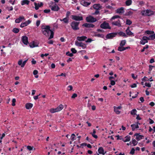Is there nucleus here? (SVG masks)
I'll return each mask as SVG.
<instances>
[{"mask_svg":"<svg viewBox=\"0 0 155 155\" xmlns=\"http://www.w3.org/2000/svg\"><path fill=\"white\" fill-rule=\"evenodd\" d=\"M41 31L42 33L46 36H49L50 33L51 34L48 39H51L53 38L54 32L50 29V27L49 25H42L41 26Z\"/></svg>","mask_w":155,"mask_h":155,"instance_id":"f257e3e1","label":"nucleus"},{"mask_svg":"<svg viewBox=\"0 0 155 155\" xmlns=\"http://www.w3.org/2000/svg\"><path fill=\"white\" fill-rule=\"evenodd\" d=\"M141 13L143 16H150L154 14L153 12L150 9L143 10Z\"/></svg>","mask_w":155,"mask_h":155,"instance_id":"f03ea898","label":"nucleus"},{"mask_svg":"<svg viewBox=\"0 0 155 155\" xmlns=\"http://www.w3.org/2000/svg\"><path fill=\"white\" fill-rule=\"evenodd\" d=\"M80 22H77L75 21H73L71 23V28L74 31L78 30L79 28L78 27Z\"/></svg>","mask_w":155,"mask_h":155,"instance_id":"7ed1b4c3","label":"nucleus"},{"mask_svg":"<svg viewBox=\"0 0 155 155\" xmlns=\"http://www.w3.org/2000/svg\"><path fill=\"white\" fill-rule=\"evenodd\" d=\"M86 20L88 22L93 23L97 21V20L96 18H94L93 16H90L86 17Z\"/></svg>","mask_w":155,"mask_h":155,"instance_id":"20e7f679","label":"nucleus"},{"mask_svg":"<svg viewBox=\"0 0 155 155\" xmlns=\"http://www.w3.org/2000/svg\"><path fill=\"white\" fill-rule=\"evenodd\" d=\"M100 27L101 28L104 29H110L111 28L109 25V24L105 21L101 25Z\"/></svg>","mask_w":155,"mask_h":155,"instance_id":"39448f33","label":"nucleus"},{"mask_svg":"<svg viewBox=\"0 0 155 155\" xmlns=\"http://www.w3.org/2000/svg\"><path fill=\"white\" fill-rule=\"evenodd\" d=\"M151 38L150 37V36L149 37H147L146 36H143L142 38V40H141L140 42L141 44L144 45L146 43L148 42V40H150Z\"/></svg>","mask_w":155,"mask_h":155,"instance_id":"423d86ee","label":"nucleus"},{"mask_svg":"<svg viewBox=\"0 0 155 155\" xmlns=\"http://www.w3.org/2000/svg\"><path fill=\"white\" fill-rule=\"evenodd\" d=\"M117 35V33L113 32L107 34L105 37L107 39H111L115 37Z\"/></svg>","mask_w":155,"mask_h":155,"instance_id":"0eeeda50","label":"nucleus"},{"mask_svg":"<svg viewBox=\"0 0 155 155\" xmlns=\"http://www.w3.org/2000/svg\"><path fill=\"white\" fill-rule=\"evenodd\" d=\"M71 17L72 19L75 21H82L83 20V18L82 16L72 15Z\"/></svg>","mask_w":155,"mask_h":155,"instance_id":"6e6552de","label":"nucleus"},{"mask_svg":"<svg viewBox=\"0 0 155 155\" xmlns=\"http://www.w3.org/2000/svg\"><path fill=\"white\" fill-rule=\"evenodd\" d=\"M49 7L52 11H58L60 9L59 7L56 4H55L54 6H52L51 5H50Z\"/></svg>","mask_w":155,"mask_h":155,"instance_id":"1a4fd4ad","label":"nucleus"},{"mask_svg":"<svg viewBox=\"0 0 155 155\" xmlns=\"http://www.w3.org/2000/svg\"><path fill=\"white\" fill-rule=\"evenodd\" d=\"M23 43L25 45H27L28 43V38L26 36H23L22 37Z\"/></svg>","mask_w":155,"mask_h":155,"instance_id":"9d476101","label":"nucleus"},{"mask_svg":"<svg viewBox=\"0 0 155 155\" xmlns=\"http://www.w3.org/2000/svg\"><path fill=\"white\" fill-rule=\"evenodd\" d=\"M134 136H136V139L137 140L139 141L141 139H142L144 136L143 135H140L139 134L136 133L134 135Z\"/></svg>","mask_w":155,"mask_h":155,"instance_id":"9b49d317","label":"nucleus"},{"mask_svg":"<svg viewBox=\"0 0 155 155\" xmlns=\"http://www.w3.org/2000/svg\"><path fill=\"white\" fill-rule=\"evenodd\" d=\"M112 24L113 25L117 26L119 27L121 26L120 21L119 20H118L117 21H113L112 22Z\"/></svg>","mask_w":155,"mask_h":155,"instance_id":"f8f14e48","label":"nucleus"},{"mask_svg":"<svg viewBox=\"0 0 155 155\" xmlns=\"http://www.w3.org/2000/svg\"><path fill=\"white\" fill-rule=\"evenodd\" d=\"M31 22V21L28 20L27 21H26L22 23L20 25V27L21 28H23L25 26H26Z\"/></svg>","mask_w":155,"mask_h":155,"instance_id":"ddd939ff","label":"nucleus"},{"mask_svg":"<svg viewBox=\"0 0 155 155\" xmlns=\"http://www.w3.org/2000/svg\"><path fill=\"white\" fill-rule=\"evenodd\" d=\"M34 4L35 5V8L36 10H38L39 7L42 6L43 5L42 2H41L40 4L38 3L37 5V3L35 2L34 3Z\"/></svg>","mask_w":155,"mask_h":155,"instance_id":"4468645a","label":"nucleus"},{"mask_svg":"<svg viewBox=\"0 0 155 155\" xmlns=\"http://www.w3.org/2000/svg\"><path fill=\"white\" fill-rule=\"evenodd\" d=\"M81 4L84 6H87L90 5L91 2H89L83 0L81 2Z\"/></svg>","mask_w":155,"mask_h":155,"instance_id":"2eb2a0df","label":"nucleus"},{"mask_svg":"<svg viewBox=\"0 0 155 155\" xmlns=\"http://www.w3.org/2000/svg\"><path fill=\"white\" fill-rule=\"evenodd\" d=\"M82 26H84L86 28H93L94 27V25L92 24L84 23Z\"/></svg>","mask_w":155,"mask_h":155,"instance_id":"dca6fc26","label":"nucleus"},{"mask_svg":"<svg viewBox=\"0 0 155 155\" xmlns=\"http://www.w3.org/2000/svg\"><path fill=\"white\" fill-rule=\"evenodd\" d=\"M124 8L121 7L120 8L117 9V10H116V12L117 13L120 14H123L124 12Z\"/></svg>","mask_w":155,"mask_h":155,"instance_id":"f3484780","label":"nucleus"},{"mask_svg":"<svg viewBox=\"0 0 155 155\" xmlns=\"http://www.w3.org/2000/svg\"><path fill=\"white\" fill-rule=\"evenodd\" d=\"M126 32L127 34L129 36L133 35L134 36V35L133 33L131 32L130 30V28L129 27H128L127 29Z\"/></svg>","mask_w":155,"mask_h":155,"instance_id":"a211bd4d","label":"nucleus"},{"mask_svg":"<svg viewBox=\"0 0 155 155\" xmlns=\"http://www.w3.org/2000/svg\"><path fill=\"white\" fill-rule=\"evenodd\" d=\"M98 151L99 153L102 154L103 155H104L106 153V152H104V149L102 147H100L99 148Z\"/></svg>","mask_w":155,"mask_h":155,"instance_id":"6ab92c4d","label":"nucleus"},{"mask_svg":"<svg viewBox=\"0 0 155 155\" xmlns=\"http://www.w3.org/2000/svg\"><path fill=\"white\" fill-rule=\"evenodd\" d=\"M87 38V37L85 36H78L77 38V40L79 41H84Z\"/></svg>","mask_w":155,"mask_h":155,"instance_id":"aec40b11","label":"nucleus"},{"mask_svg":"<svg viewBox=\"0 0 155 155\" xmlns=\"http://www.w3.org/2000/svg\"><path fill=\"white\" fill-rule=\"evenodd\" d=\"M93 8L94 9L96 10H99L101 8L102 6L100 4H95L94 5Z\"/></svg>","mask_w":155,"mask_h":155,"instance_id":"412c9836","label":"nucleus"},{"mask_svg":"<svg viewBox=\"0 0 155 155\" xmlns=\"http://www.w3.org/2000/svg\"><path fill=\"white\" fill-rule=\"evenodd\" d=\"M60 20L61 21H63L64 23L67 24L69 22V18L66 17L63 19H60Z\"/></svg>","mask_w":155,"mask_h":155,"instance_id":"4be33fe9","label":"nucleus"},{"mask_svg":"<svg viewBox=\"0 0 155 155\" xmlns=\"http://www.w3.org/2000/svg\"><path fill=\"white\" fill-rule=\"evenodd\" d=\"M33 104L31 103H27L25 105V107L27 109H29L32 108Z\"/></svg>","mask_w":155,"mask_h":155,"instance_id":"5701e85b","label":"nucleus"},{"mask_svg":"<svg viewBox=\"0 0 155 155\" xmlns=\"http://www.w3.org/2000/svg\"><path fill=\"white\" fill-rule=\"evenodd\" d=\"M30 1L28 0H23L21 2V5H23L25 4L28 5L29 4Z\"/></svg>","mask_w":155,"mask_h":155,"instance_id":"b1692460","label":"nucleus"},{"mask_svg":"<svg viewBox=\"0 0 155 155\" xmlns=\"http://www.w3.org/2000/svg\"><path fill=\"white\" fill-rule=\"evenodd\" d=\"M29 46L31 48H32L38 47V45L35 44V41H33L32 42L30 43Z\"/></svg>","mask_w":155,"mask_h":155,"instance_id":"393cba45","label":"nucleus"},{"mask_svg":"<svg viewBox=\"0 0 155 155\" xmlns=\"http://www.w3.org/2000/svg\"><path fill=\"white\" fill-rule=\"evenodd\" d=\"M117 34H118L120 36H122L126 37L127 36L126 34L122 31H120L118 32H116Z\"/></svg>","mask_w":155,"mask_h":155,"instance_id":"a878e982","label":"nucleus"},{"mask_svg":"<svg viewBox=\"0 0 155 155\" xmlns=\"http://www.w3.org/2000/svg\"><path fill=\"white\" fill-rule=\"evenodd\" d=\"M125 138L126 139V140H123V141L124 142H127V141H129L130 140V137L129 135H127V136H126L125 137Z\"/></svg>","mask_w":155,"mask_h":155,"instance_id":"bb28decb","label":"nucleus"},{"mask_svg":"<svg viewBox=\"0 0 155 155\" xmlns=\"http://www.w3.org/2000/svg\"><path fill=\"white\" fill-rule=\"evenodd\" d=\"M63 108V106L61 104H60L58 107H57L56 108L58 111H59L62 110Z\"/></svg>","mask_w":155,"mask_h":155,"instance_id":"cd10ccee","label":"nucleus"},{"mask_svg":"<svg viewBox=\"0 0 155 155\" xmlns=\"http://www.w3.org/2000/svg\"><path fill=\"white\" fill-rule=\"evenodd\" d=\"M126 43V41L125 40H122L121 41L120 44V46L123 47L124 46Z\"/></svg>","mask_w":155,"mask_h":155,"instance_id":"c85d7f7f","label":"nucleus"},{"mask_svg":"<svg viewBox=\"0 0 155 155\" xmlns=\"http://www.w3.org/2000/svg\"><path fill=\"white\" fill-rule=\"evenodd\" d=\"M12 31L14 33H17L19 32V30L18 28H15L13 29Z\"/></svg>","mask_w":155,"mask_h":155,"instance_id":"c756f323","label":"nucleus"},{"mask_svg":"<svg viewBox=\"0 0 155 155\" xmlns=\"http://www.w3.org/2000/svg\"><path fill=\"white\" fill-rule=\"evenodd\" d=\"M132 3L131 0H127L125 2L126 5L127 6H129L131 5Z\"/></svg>","mask_w":155,"mask_h":155,"instance_id":"7c9ffc66","label":"nucleus"},{"mask_svg":"<svg viewBox=\"0 0 155 155\" xmlns=\"http://www.w3.org/2000/svg\"><path fill=\"white\" fill-rule=\"evenodd\" d=\"M50 111L51 113H54L55 112H58L56 108L51 109L50 110Z\"/></svg>","mask_w":155,"mask_h":155,"instance_id":"2f4dec72","label":"nucleus"},{"mask_svg":"<svg viewBox=\"0 0 155 155\" xmlns=\"http://www.w3.org/2000/svg\"><path fill=\"white\" fill-rule=\"evenodd\" d=\"M95 36L98 37H99L102 38H104V35L103 34H96L94 35Z\"/></svg>","mask_w":155,"mask_h":155,"instance_id":"473e14b6","label":"nucleus"},{"mask_svg":"<svg viewBox=\"0 0 155 155\" xmlns=\"http://www.w3.org/2000/svg\"><path fill=\"white\" fill-rule=\"evenodd\" d=\"M120 18V16L119 15H115L113 16V17L111 18L110 19V20L111 21H112L115 18Z\"/></svg>","mask_w":155,"mask_h":155,"instance_id":"72a5a7b5","label":"nucleus"},{"mask_svg":"<svg viewBox=\"0 0 155 155\" xmlns=\"http://www.w3.org/2000/svg\"><path fill=\"white\" fill-rule=\"evenodd\" d=\"M125 47H119L118 49V50L119 51H121L125 50Z\"/></svg>","mask_w":155,"mask_h":155,"instance_id":"f704fd0d","label":"nucleus"},{"mask_svg":"<svg viewBox=\"0 0 155 155\" xmlns=\"http://www.w3.org/2000/svg\"><path fill=\"white\" fill-rule=\"evenodd\" d=\"M145 33L148 35H152L154 33V32L153 31L148 30L146 31Z\"/></svg>","mask_w":155,"mask_h":155,"instance_id":"c9c22d12","label":"nucleus"},{"mask_svg":"<svg viewBox=\"0 0 155 155\" xmlns=\"http://www.w3.org/2000/svg\"><path fill=\"white\" fill-rule=\"evenodd\" d=\"M137 112V110L135 109H134L131 111L130 114L132 115H135Z\"/></svg>","mask_w":155,"mask_h":155,"instance_id":"e433bc0d","label":"nucleus"},{"mask_svg":"<svg viewBox=\"0 0 155 155\" xmlns=\"http://www.w3.org/2000/svg\"><path fill=\"white\" fill-rule=\"evenodd\" d=\"M80 47H81L83 49H84L86 48V45L82 42H81V44L80 46Z\"/></svg>","mask_w":155,"mask_h":155,"instance_id":"4c0bfd02","label":"nucleus"},{"mask_svg":"<svg viewBox=\"0 0 155 155\" xmlns=\"http://www.w3.org/2000/svg\"><path fill=\"white\" fill-rule=\"evenodd\" d=\"M133 12L131 11H129L128 12H126L124 15L125 16H128L132 15Z\"/></svg>","mask_w":155,"mask_h":155,"instance_id":"58836bf2","label":"nucleus"},{"mask_svg":"<svg viewBox=\"0 0 155 155\" xmlns=\"http://www.w3.org/2000/svg\"><path fill=\"white\" fill-rule=\"evenodd\" d=\"M132 23V22L129 19H127L126 20V24L127 25H130Z\"/></svg>","mask_w":155,"mask_h":155,"instance_id":"ea45409f","label":"nucleus"},{"mask_svg":"<svg viewBox=\"0 0 155 155\" xmlns=\"http://www.w3.org/2000/svg\"><path fill=\"white\" fill-rule=\"evenodd\" d=\"M66 54L68 56H70L71 57H72L74 55L73 53H70L69 51L67 52L66 53Z\"/></svg>","mask_w":155,"mask_h":155,"instance_id":"a19ab883","label":"nucleus"},{"mask_svg":"<svg viewBox=\"0 0 155 155\" xmlns=\"http://www.w3.org/2000/svg\"><path fill=\"white\" fill-rule=\"evenodd\" d=\"M150 37L151 38V40H153L155 39V34L154 33L152 35H150Z\"/></svg>","mask_w":155,"mask_h":155,"instance_id":"79ce46f5","label":"nucleus"},{"mask_svg":"<svg viewBox=\"0 0 155 155\" xmlns=\"http://www.w3.org/2000/svg\"><path fill=\"white\" fill-rule=\"evenodd\" d=\"M132 142L134 146L136 145L138 143L135 139H133Z\"/></svg>","mask_w":155,"mask_h":155,"instance_id":"37998d69","label":"nucleus"},{"mask_svg":"<svg viewBox=\"0 0 155 155\" xmlns=\"http://www.w3.org/2000/svg\"><path fill=\"white\" fill-rule=\"evenodd\" d=\"M114 111L117 114H119L120 113V111L119 110H118L116 108V107H114Z\"/></svg>","mask_w":155,"mask_h":155,"instance_id":"c03bdc74","label":"nucleus"},{"mask_svg":"<svg viewBox=\"0 0 155 155\" xmlns=\"http://www.w3.org/2000/svg\"><path fill=\"white\" fill-rule=\"evenodd\" d=\"M71 51L72 52L73 54L76 53L77 52V51L74 48H72L71 49Z\"/></svg>","mask_w":155,"mask_h":155,"instance_id":"a18cd8bd","label":"nucleus"},{"mask_svg":"<svg viewBox=\"0 0 155 155\" xmlns=\"http://www.w3.org/2000/svg\"><path fill=\"white\" fill-rule=\"evenodd\" d=\"M135 149L134 148H132L130 151V153L132 155H133L134 153Z\"/></svg>","mask_w":155,"mask_h":155,"instance_id":"49530a36","label":"nucleus"},{"mask_svg":"<svg viewBox=\"0 0 155 155\" xmlns=\"http://www.w3.org/2000/svg\"><path fill=\"white\" fill-rule=\"evenodd\" d=\"M131 127H132V131H134L136 128H135V124H132L131 125Z\"/></svg>","mask_w":155,"mask_h":155,"instance_id":"de8ad7c7","label":"nucleus"},{"mask_svg":"<svg viewBox=\"0 0 155 155\" xmlns=\"http://www.w3.org/2000/svg\"><path fill=\"white\" fill-rule=\"evenodd\" d=\"M16 102V99L15 98L13 99L12 100V105L13 106H15V102Z\"/></svg>","mask_w":155,"mask_h":155,"instance_id":"09e8293b","label":"nucleus"},{"mask_svg":"<svg viewBox=\"0 0 155 155\" xmlns=\"http://www.w3.org/2000/svg\"><path fill=\"white\" fill-rule=\"evenodd\" d=\"M78 95L76 93H74L73 94L71 97L72 98L74 99L77 97Z\"/></svg>","mask_w":155,"mask_h":155,"instance_id":"8fccbe9b","label":"nucleus"},{"mask_svg":"<svg viewBox=\"0 0 155 155\" xmlns=\"http://www.w3.org/2000/svg\"><path fill=\"white\" fill-rule=\"evenodd\" d=\"M81 44V42H79L78 41H76L75 42V45L77 46L80 47V45Z\"/></svg>","mask_w":155,"mask_h":155,"instance_id":"3c124183","label":"nucleus"},{"mask_svg":"<svg viewBox=\"0 0 155 155\" xmlns=\"http://www.w3.org/2000/svg\"><path fill=\"white\" fill-rule=\"evenodd\" d=\"M28 60H26L25 61H24L22 63V65H21V67H24L25 64L26 63L27 61Z\"/></svg>","mask_w":155,"mask_h":155,"instance_id":"603ef678","label":"nucleus"},{"mask_svg":"<svg viewBox=\"0 0 155 155\" xmlns=\"http://www.w3.org/2000/svg\"><path fill=\"white\" fill-rule=\"evenodd\" d=\"M71 14L70 12L68 11L66 14V17L69 18V16Z\"/></svg>","mask_w":155,"mask_h":155,"instance_id":"864d4df0","label":"nucleus"},{"mask_svg":"<svg viewBox=\"0 0 155 155\" xmlns=\"http://www.w3.org/2000/svg\"><path fill=\"white\" fill-rule=\"evenodd\" d=\"M6 8L7 9L8 11H12L13 9V8L12 6L7 7H6Z\"/></svg>","mask_w":155,"mask_h":155,"instance_id":"5fc2aeb1","label":"nucleus"},{"mask_svg":"<svg viewBox=\"0 0 155 155\" xmlns=\"http://www.w3.org/2000/svg\"><path fill=\"white\" fill-rule=\"evenodd\" d=\"M66 74L65 73H61V74L59 75H58L56 76L57 77V76H64V77H65L66 76Z\"/></svg>","mask_w":155,"mask_h":155,"instance_id":"6e6d98bb","label":"nucleus"},{"mask_svg":"<svg viewBox=\"0 0 155 155\" xmlns=\"http://www.w3.org/2000/svg\"><path fill=\"white\" fill-rule=\"evenodd\" d=\"M131 75H132V78L134 80H136L137 79V75H136V77H135L134 76V74H132Z\"/></svg>","mask_w":155,"mask_h":155,"instance_id":"4d7b16f0","label":"nucleus"},{"mask_svg":"<svg viewBox=\"0 0 155 155\" xmlns=\"http://www.w3.org/2000/svg\"><path fill=\"white\" fill-rule=\"evenodd\" d=\"M145 85L147 87H151V84L149 83H145Z\"/></svg>","mask_w":155,"mask_h":155,"instance_id":"13d9d810","label":"nucleus"},{"mask_svg":"<svg viewBox=\"0 0 155 155\" xmlns=\"http://www.w3.org/2000/svg\"><path fill=\"white\" fill-rule=\"evenodd\" d=\"M75 136V135L74 134H72L71 136V140H72L73 141L74 140V138Z\"/></svg>","mask_w":155,"mask_h":155,"instance_id":"bf43d9fd","label":"nucleus"},{"mask_svg":"<svg viewBox=\"0 0 155 155\" xmlns=\"http://www.w3.org/2000/svg\"><path fill=\"white\" fill-rule=\"evenodd\" d=\"M22 60H20L18 62V64L19 65H21H21H22Z\"/></svg>","mask_w":155,"mask_h":155,"instance_id":"052dcab7","label":"nucleus"},{"mask_svg":"<svg viewBox=\"0 0 155 155\" xmlns=\"http://www.w3.org/2000/svg\"><path fill=\"white\" fill-rule=\"evenodd\" d=\"M99 13V11H98V10H96L94 13L92 14L93 15H97Z\"/></svg>","mask_w":155,"mask_h":155,"instance_id":"680f3d73","label":"nucleus"},{"mask_svg":"<svg viewBox=\"0 0 155 155\" xmlns=\"http://www.w3.org/2000/svg\"><path fill=\"white\" fill-rule=\"evenodd\" d=\"M27 149L29 150H32L33 149V147H31V146H28L27 147Z\"/></svg>","mask_w":155,"mask_h":155,"instance_id":"e2e57ef3","label":"nucleus"},{"mask_svg":"<svg viewBox=\"0 0 155 155\" xmlns=\"http://www.w3.org/2000/svg\"><path fill=\"white\" fill-rule=\"evenodd\" d=\"M44 12L45 13H48L50 12V10L49 9H45L44 10Z\"/></svg>","mask_w":155,"mask_h":155,"instance_id":"0e129e2a","label":"nucleus"},{"mask_svg":"<svg viewBox=\"0 0 155 155\" xmlns=\"http://www.w3.org/2000/svg\"><path fill=\"white\" fill-rule=\"evenodd\" d=\"M115 84V82L113 80H110V84L112 85H114Z\"/></svg>","mask_w":155,"mask_h":155,"instance_id":"69168bd1","label":"nucleus"},{"mask_svg":"<svg viewBox=\"0 0 155 155\" xmlns=\"http://www.w3.org/2000/svg\"><path fill=\"white\" fill-rule=\"evenodd\" d=\"M18 18L19 19L20 21H21L22 20H25L24 17L23 16H20Z\"/></svg>","mask_w":155,"mask_h":155,"instance_id":"338daca9","label":"nucleus"},{"mask_svg":"<svg viewBox=\"0 0 155 155\" xmlns=\"http://www.w3.org/2000/svg\"><path fill=\"white\" fill-rule=\"evenodd\" d=\"M40 20H37V21L36 23V26L37 27H38L39 26V25H40Z\"/></svg>","mask_w":155,"mask_h":155,"instance_id":"774afa93","label":"nucleus"}]
</instances>
